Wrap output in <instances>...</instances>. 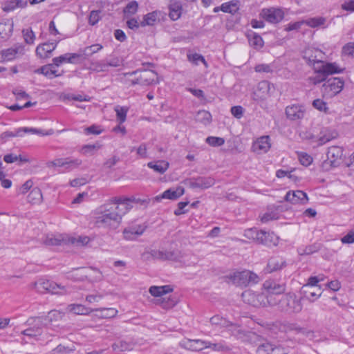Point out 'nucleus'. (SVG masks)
I'll return each instance as SVG.
<instances>
[{
    "instance_id": "1",
    "label": "nucleus",
    "mask_w": 354,
    "mask_h": 354,
    "mask_svg": "<svg viewBox=\"0 0 354 354\" xmlns=\"http://www.w3.org/2000/svg\"><path fill=\"white\" fill-rule=\"evenodd\" d=\"M125 212H122L120 207L105 203L94 212V223L97 227L108 229L117 228L122 221Z\"/></svg>"
},
{
    "instance_id": "2",
    "label": "nucleus",
    "mask_w": 354,
    "mask_h": 354,
    "mask_svg": "<svg viewBox=\"0 0 354 354\" xmlns=\"http://www.w3.org/2000/svg\"><path fill=\"white\" fill-rule=\"evenodd\" d=\"M150 254L154 259L171 261L186 266H192L197 263L196 257L194 254L183 253L179 250H152Z\"/></svg>"
},
{
    "instance_id": "3",
    "label": "nucleus",
    "mask_w": 354,
    "mask_h": 354,
    "mask_svg": "<svg viewBox=\"0 0 354 354\" xmlns=\"http://www.w3.org/2000/svg\"><path fill=\"white\" fill-rule=\"evenodd\" d=\"M278 309L287 314H297L301 311L303 305L301 298L292 292H289L283 295L280 299H275Z\"/></svg>"
},
{
    "instance_id": "4",
    "label": "nucleus",
    "mask_w": 354,
    "mask_h": 354,
    "mask_svg": "<svg viewBox=\"0 0 354 354\" xmlns=\"http://www.w3.org/2000/svg\"><path fill=\"white\" fill-rule=\"evenodd\" d=\"M241 297L243 301L254 307L274 306L275 299L272 295L266 296L263 293H256L251 290H245Z\"/></svg>"
},
{
    "instance_id": "5",
    "label": "nucleus",
    "mask_w": 354,
    "mask_h": 354,
    "mask_svg": "<svg viewBox=\"0 0 354 354\" xmlns=\"http://www.w3.org/2000/svg\"><path fill=\"white\" fill-rule=\"evenodd\" d=\"M313 68L317 75L313 77H310V80L314 84L326 81L329 75L340 73L342 71L336 63L318 62L317 66L315 64V68Z\"/></svg>"
},
{
    "instance_id": "6",
    "label": "nucleus",
    "mask_w": 354,
    "mask_h": 354,
    "mask_svg": "<svg viewBox=\"0 0 354 354\" xmlns=\"http://www.w3.org/2000/svg\"><path fill=\"white\" fill-rule=\"evenodd\" d=\"M35 289L40 292H48L52 294L65 295L70 292L66 286L57 284L54 281L40 279L34 283Z\"/></svg>"
},
{
    "instance_id": "7",
    "label": "nucleus",
    "mask_w": 354,
    "mask_h": 354,
    "mask_svg": "<svg viewBox=\"0 0 354 354\" xmlns=\"http://www.w3.org/2000/svg\"><path fill=\"white\" fill-rule=\"evenodd\" d=\"M139 73V75L135 80L131 81V84L148 86L157 82L158 75L152 70H137L131 73H127L125 75H133Z\"/></svg>"
},
{
    "instance_id": "8",
    "label": "nucleus",
    "mask_w": 354,
    "mask_h": 354,
    "mask_svg": "<svg viewBox=\"0 0 354 354\" xmlns=\"http://www.w3.org/2000/svg\"><path fill=\"white\" fill-rule=\"evenodd\" d=\"M272 86V85L268 81L260 82L252 94V100L258 103L266 100L271 95L270 90Z\"/></svg>"
},
{
    "instance_id": "9",
    "label": "nucleus",
    "mask_w": 354,
    "mask_h": 354,
    "mask_svg": "<svg viewBox=\"0 0 354 354\" xmlns=\"http://www.w3.org/2000/svg\"><path fill=\"white\" fill-rule=\"evenodd\" d=\"M344 86V82L339 77L327 80L323 84L324 93L329 97H333L341 92Z\"/></svg>"
},
{
    "instance_id": "10",
    "label": "nucleus",
    "mask_w": 354,
    "mask_h": 354,
    "mask_svg": "<svg viewBox=\"0 0 354 354\" xmlns=\"http://www.w3.org/2000/svg\"><path fill=\"white\" fill-rule=\"evenodd\" d=\"M26 323L28 325H34L33 327L27 328L21 332L26 336L30 337H37L41 335L42 328L44 326L42 320L39 317H32L27 320Z\"/></svg>"
},
{
    "instance_id": "11",
    "label": "nucleus",
    "mask_w": 354,
    "mask_h": 354,
    "mask_svg": "<svg viewBox=\"0 0 354 354\" xmlns=\"http://www.w3.org/2000/svg\"><path fill=\"white\" fill-rule=\"evenodd\" d=\"M260 15L266 21L271 24H277L283 19L284 13L281 9L270 8L263 9Z\"/></svg>"
},
{
    "instance_id": "12",
    "label": "nucleus",
    "mask_w": 354,
    "mask_h": 354,
    "mask_svg": "<svg viewBox=\"0 0 354 354\" xmlns=\"http://www.w3.org/2000/svg\"><path fill=\"white\" fill-rule=\"evenodd\" d=\"M24 48L22 46L16 45L11 48L0 51V62H10L20 55H24Z\"/></svg>"
},
{
    "instance_id": "13",
    "label": "nucleus",
    "mask_w": 354,
    "mask_h": 354,
    "mask_svg": "<svg viewBox=\"0 0 354 354\" xmlns=\"http://www.w3.org/2000/svg\"><path fill=\"white\" fill-rule=\"evenodd\" d=\"M263 288L267 292V296L272 295L276 299L274 295L283 293L286 290V284L283 283H279L272 279H268L264 281Z\"/></svg>"
},
{
    "instance_id": "14",
    "label": "nucleus",
    "mask_w": 354,
    "mask_h": 354,
    "mask_svg": "<svg viewBox=\"0 0 354 354\" xmlns=\"http://www.w3.org/2000/svg\"><path fill=\"white\" fill-rule=\"evenodd\" d=\"M343 150L337 146H333L328 148L327 151V160L324 164H329L331 167L337 166L341 161Z\"/></svg>"
},
{
    "instance_id": "15",
    "label": "nucleus",
    "mask_w": 354,
    "mask_h": 354,
    "mask_svg": "<svg viewBox=\"0 0 354 354\" xmlns=\"http://www.w3.org/2000/svg\"><path fill=\"white\" fill-rule=\"evenodd\" d=\"M185 193V189L178 186L176 188H170L165 190L162 194L156 196L153 200L160 202L162 199L176 200L183 196Z\"/></svg>"
},
{
    "instance_id": "16",
    "label": "nucleus",
    "mask_w": 354,
    "mask_h": 354,
    "mask_svg": "<svg viewBox=\"0 0 354 354\" xmlns=\"http://www.w3.org/2000/svg\"><path fill=\"white\" fill-rule=\"evenodd\" d=\"M180 346L192 351H200L209 346L208 342L201 339H184L180 342Z\"/></svg>"
},
{
    "instance_id": "17",
    "label": "nucleus",
    "mask_w": 354,
    "mask_h": 354,
    "mask_svg": "<svg viewBox=\"0 0 354 354\" xmlns=\"http://www.w3.org/2000/svg\"><path fill=\"white\" fill-rule=\"evenodd\" d=\"M23 133H32V134H38V135H46L47 133H44L42 132L41 129H38L36 128H30V127H22L17 129L15 132L12 131H5L3 132L1 137L3 139L12 138V137H21L23 136Z\"/></svg>"
},
{
    "instance_id": "18",
    "label": "nucleus",
    "mask_w": 354,
    "mask_h": 354,
    "mask_svg": "<svg viewBox=\"0 0 354 354\" xmlns=\"http://www.w3.org/2000/svg\"><path fill=\"white\" fill-rule=\"evenodd\" d=\"M323 57V52L316 48H308L305 50L304 55V59L308 64L313 65V68H315V64L317 66L318 62H323L322 61Z\"/></svg>"
},
{
    "instance_id": "19",
    "label": "nucleus",
    "mask_w": 354,
    "mask_h": 354,
    "mask_svg": "<svg viewBox=\"0 0 354 354\" xmlns=\"http://www.w3.org/2000/svg\"><path fill=\"white\" fill-rule=\"evenodd\" d=\"M286 115L289 120H297L302 119L305 115V108L300 104H292L286 108Z\"/></svg>"
},
{
    "instance_id": "20",
    "label": "nucleus",
    "mask_w": 354,
    "mask_h": 354,
    "mask_svg": "<svg viewBox=\"0 0 354 354\" xmlns=\"http://www.w3.org/2000/svg\"><path fill=\"white\" fill-rule=\"evenodd\" d=\"M215 183V180L212 177L200 176L196 178H192L189 181V185L191 188L207 189Z\"/></svg>"
},
{
    "instance_id": "21",
    "label": "nucleus",
    "mask_w": 354,
    "mask_h": 354,
    "mask_svg": "<svg viewBox=\"0 0 354 354\" xmlns=\"http://www.w3.org/2000/svg\"><path fill=\"white\" fill-rule=\"evenodd\" d=\"M308 200L307 194L301 190L289 191L285 196V201L292 204H305Z\"/></svg>"
},
{
    "instance_id": "22",
    "label": "nucleus",
    "mask_w": 354,
    "mask_h": 354,
    "mask_svg": "<svg viewBox=\"0 0 354 354\" xmlns=\"http://www.w3.org/2000/svg\"><path fill=\"white\" fill-rule=\"evenodd\" d=\"M60 39L52 42H46L39 45L36 48L37 55L41 58H47L55 49Z\"/></svg>"
},
{
    "instance_id": "23",
    "label": "nucleus",
    "mask_w": 354,
    "mask_h": 354,
    "mask_svg": "<svg viewBox=\"0 0 354 354\" xmlns=\"http://www.w3.org/2000/svg\"><path fill=\"white\" fill-rule=\"evenodd\" d=\"M286 266V260L281 257H271L268 262L266 270L268 273L277 272Z\"/></svg>"
},
{
    "instance_id": "24",
    "label": "nucleus",
    "mask_w": 354,
    "mask_h": 354,
    "mask_svg": "<svg viewBox=\"0 0 354 354\" xmlns=\"http://www.w3.org/2000/svg\"><path fill=\"white\" fill-rule=\"evenodd\" d=\"M44 243L48 246L67 245V234L48 235L44 240Z\"/></svg>"
},
{
    "instance_id": "25",
    "label": "nucleus",
    "mask_w": 354,
    "mask_h": 354,
    "mask_svg": "<svg viewBox=\"0 0 354 354\" xmlns=\"http://www.w3.org/2000/svg\"><path fill=\"white\" fill-rule=\"evenodd\" d=\"M131 198H129L113 197L109 201L108 203L114 206L120 207L122 209V212H125L126 214L132 207V206L129 204Z\"/></svg>"
},
{
    "instance_id": "26",
    "label": "nucleus",
    "mask_w": 354,
    "mask_h": 354,
    "mask_svg": "<svg viewBox=\"0 0 354 354\" xmlns=\"http://www.w3.org/2000/svg\"><path fill=\"white\" fill-rule=\"evenodd\" d=\"M247 274H248V270H243L241 272H234L229 276V279L236 286H247Z\"/></svg>"
},
{
    "instance_id": "27",
    "label": "nucleus",
    "mask_w": 354,
    "mask_h": 354,
    "mask_svg": "<svg viewBox=\"0 0 354 354\" xmlns=\"http://www.w3.org/2000/svg\"><path fill=\"white\" fill-rule=\"evenodd\" d=\"M13 22L7 21L0 23V41L7 40L10 37L13 31Z\"/></svg>"
},
{
    "instance_id": "28",
    "label": "nucleus",
    "mask_w": 354,
    "mask_h": 354,
    "mask_svg": "<svg viewBox=\"0 0 354 354\" xmlns=\"http://www.w3.org/2000/svg\"><path fill=\"white\" fill-rule=\"evenodd\" d=\"M277 239L273 233L261 230L259 232L257 242L261 244L270 245L276 244Z\"/></svg>"
},
{
    "instance_id": "29",
    "label": "nucleus",
    "mask_w": 354,
    "mask_h": 354,
    "mask_svg": "<svg viewBox=\"0 0 354 354\" xmlns=\"http://www.w3.org/2000/svg\"><path fill=\"white\" fill-rule=\"evenodd\" d=\"M156 304L160 305L164 309H170L177 304V299L176 297H171V295L167 296L165 295L160 298H157L156 299Z\"/></svg>"
},
{
    "instance_id": "30",
    "label": "nucleus",
    "mask_w": 354,
    "mask_h": 354,
    "mask_svg": "<svg viewBox=\"0 0 354 354\" xmlns=\"http://www.w3.org/2000/svg\"><path fill=\"white\" fill-rule=\"evenodd\" d=\"M147 167L155 172L162 174L168 169L169 163L166 160L151 161L147 163Z\"/></svg>"
},
{
    "instance_id": "31",
    "label": "nucleus",
    "mask_w": 354,
    "mask_h": 354,
    "mask_svg": "<svg viewBox=\"0 0 354 354\" xmlns=\"http://www.w3.org/2000/svg\"><path fill=\"white\" fill-rule=\"evenodd\" d=\"M254 151L259 153L267 152L270 148V138L269 136H262L259 138L253 146Z\"/></svg>"
},
{
    "instance_id": "32",
    "label": "nucleus",
    "mask_w": 354,
    "mask_h": 354,
    "mask_svg": "<svg viewBox=\"0 0 354 354\" xmlns=\"http://www.w3.org/2000/svg\"><path fill=\"white\" fill-rule=\"evenodd\" d=\"M91 241L87 236H69L67 235V245H72L76 247L86 245Z\"/></svg>"
},
{
    "instance_id": "33",
    "label": "nucleus",
    "mask_w": 354,
    "mask_h": 354,
    "mask_svg": "<svg viewBox=\"0 0 354 354\" xmlns=\"http://www.w3.org/2000/svg\"><path fill=\"white\" fill-rule=\"evenodd\" d=\"M305 24L310 28H325L328 26L326 24V19L323 17H316L304 20Z\"/></svg>"
},
{
    "instance_id": "34",
    "label": "nucleus",
    "mask_w": 354,
    "mask_h": 354,
    "mask_svg": "<svg viewBox=\"0 0 354 354\" xmlns=\"http://www.w3.org/2000/svg\"><path fill=\"white\" fill-rule=\"evenodd\" d=\"M172 288H170L169 286H151L149 288V292L150 294L156 297L160 298L163 297L167 293L171 292L172 291Z\"/></svg>"
},
{
    "instance_id": "35",
    "label": "nucleus",
    "mask_w": 354,
    "mask_h": 354,
    "mask_svg": "<svg viewBox=\"0 0 354 354\" xmlns=\"http://www.w3.org/2000/svg\"><path fill=\"white\" fill-rule=\"evenodd\" d=\"M80 57V55L76 53H66L61 56L53 58V64L56 66H59L64 62L73 63L74 59Z\"/></svg>"
},
{
    "instance_id": "36",
    "label": "nucleus",
    "mask_w": 354,
    "mask_h": 354,
    "mask_svg": "<svg viewBox=\"0 0 354 354\" xmlns=\"http://www.w3.org/2000/svg\"><path fill=\"white\" fill-rule=\"evenodd\" d=\"M41 191L38 187H34L27 196V201L31 204H39L42 201Z\"/></svg>"
},
{
    "instance_id": "37",
    "label": "nucleus",
    "mask_w": 354,
    "mask_h": 354,
    "mask_svg": "<svg viewBox=\"0 0 354 354\" xmlns=\"http://www.w3.org/2000/svg\"><path fill=\"white\" fill-rule=\"evenodd\" d=\"M210 324L216 328H227L231 325L230 322L220 315H215L210 318Z\"/></svg>"
},
{
    "instance_id": "38",
    "label": "nucleus",
    "mask_w": 354,
    "mask_h": 354,
    "mask_svg": "<svg viewBox=\"0 0 354 354\" xmlns=\"http://www.w3.org/2000/svg\"><path fill=\"white\" fill-rule=\"evenodd\" d=\"M306 298L310 302H314L322 295L321 287L313 288V289H302Z\"/></svg>"
},
{
    "instance_id": "39",
    "label": "nucleus",
    "mask_w": 354,
    "mask_h": 354,
    "mask_svg": "<svg viewBox=\"0 0 354 354\" xmlns=\"http://www.w3.org/2000/svg\"><path fill=\"white\" fill-rule=\"evenodd\" d=\"M26 5L27 2L22 0H11L4 3L3 10L5 12H10L16 8H24Z\"/></svg>"
},
{
    "instance_id": "40",
    "label": "nucleus",
    "mask_w": 354,
    "mask_h": 354,
    "mask_svg": "<svg viewBox=\"0 0 354 354\" xmlns=\"http://www.w3.org/2000/svg\"><path fill=\"white\" fill-rule=\"evenodd\" d=\"M67 310L76 315H87L92 310L81 304H70Z\"/></svg>"
},
{
    "instance_id": "41",
    "label": "nucleus",
    "mask_w": 354,
    "mask_h": 354,
    "mask_svg": "<svg viewBox=\"0 0 354 354\" xmlns=\"http://www.w3.org/2000/svg\"><path fill=\"white\" fill-rule=\"evenodd\" d=\"M196 120L205 125L209 124L212 121V115L207 111H199L196 115Z\"/></svg>"
},
{
    "instance_id": "42",
    "label": "nucleus",
    "mask_w": 354,
    "mask_h": 354,
    "mask_svg": "<svg viewBox=\"0 0 354 354\" xmlns=\"http://www.w3.org/2000/svg\"><path fill=\"white\" fill-rule=\"evenodd\" d=\"M95 310L99 311L100 314L98 316L104 319L115 317L118 313V310L114 308H103L95 309Z\"/></svg>"
},
{
    "instance_id": "43",
    "label": "nucleus",
    "mask_w": 354,
    "mask_h": 354,
    "mask_svg": "<svg viewBox=\"0 0 354 354\" xmlns=\"http://www.w3.org/2000/svg\"><path fill=\"white\" fill-rule=\"evenodd\" d=\"M323 280V275L310 277L308 279L306 283L302 286V289H313V288L320 287L318 283Z\"/></svg>"
},
{
    "instance_id": "44",
    "label": "nucleus",
    "mask_w": 354,
    "mask_h": 354,
    "mask_svg": "<svg viewBox=\"0 0 354 354\" xmlns=\"http://www.w3.org/2000/svg\"><path fill=\"white\" fill-rule=\"evenodd\" d=\"M133 345L131 342L120 341L112 345V348L115 352H123L133 349Z\"/></svg>"
},
{
    "instance_id": "45",
    "label": "nucleus",
    "mask_w": 354,
    "mask_h": 354,
    "mask_svg": "<svg viewBox=\"0 0 354 354\" xmlns=\"http://www.w3.org/2000/svg\"><path fill=\"white\" fill-rule=\"evenodd\" d=\"M143 233V230L136 229V227H129L124 230V236L127 240H132L135 237L141 235Z\"/></svg>"
},
{
    "instance_id": "46",
    "label": "nucleus",
    "mask_w": 354,
    "mask_h": 354,
    "mask_svg": "<svg viewBox=\"0 0 354 354\" xmlns=\"http://www.w3.org/2000/svg\"><path fill=\"white\" fill-rule=\"evenodd\" d=\"M37 72L41 73V74H43L48 78H53L54 77L57 76V75L56 74L57 71L53 69V65L52 64L45 65L41 67L39 69L37 70Z\"/></svg>"
},
{
    "instance_id": "47",
    "label": "nucleus",
    "mask_w": 354,
    "mask_h": 354,
    "mask_svg": "<svg viewBox=\"0 0 354 354\" xmlns=\"http://www.w3.org/2000/svg\"><path fill=\"white\" fill-rule=\"evenodd\" d=\"M138 8V3L137 1L129 2L124 8L123 12L125 18H128L129 16L136 13Z\"/></svg>"
},
{
    "instance_id": "48",
    "label": "nucleus",
    "mask_w": 354,
    "mask_h": 354,
    "mask_svg": "<svg viewBox=\"0 0 354 354\" xmlns=\"http://www.w3.org/2000/svg\"><path fill=\"white\" fill-rule=\"evenodd\" d=\"M68 160H65L64 158H57L52 161H48L46 162L47 167H63L65 166L68 163L77 165L78 164L77 161L74 162H67Z\"/></svg>"
},
{
    "instance_id": "49",
    "label": "nucleus",
    "mask_w": 354,
    "mask_h": 354,
    "mask_svg": "<svg viewBox=\"0 0 354 354\" xmlns=\"http://www.w3.org/2000/svg\"><path fill=\"white\" fill-rule=\"evenodd\" d=\"M181 15V6L178 3H174L169 8V17L175 21L180 18Z\"/></svg>"
},
{
    "instance_id": "50",
    "label": "nucleus",
    "mask_w": 354,
    "mask_h": 354,
    "mask_svg": "<svg viewBox=\"0 0 354 354\" xmlns=\"http://www.w3.org/2000/svg\"><path fill=\"white\" fill-rule=\"evenodd\" d=\"M157 19V13L155 12L148 13L144 16L143 21L140 22V26H153Z\"/></svg>"
},
{
    "instance_id": "51",
    "label": "nucleus",
    "mask_w": 354,
    "mask_h": 354,
    "mask_svg": "<svg viewBox=\"0 0 354 354\" xmlns=\"http://www.w3.org/2000/svg\"><path fill=\"white\" fill-rule=\"evenodd\" d=\"M249 43L251 46L256 49H259L263 46V41L261 36L254 33L249 38Z\"/></svg>"
},
{
    "instance_id": "52",
    "label": "nucleus",
    "mask_w": 354,
    "mask_h": 354,
    "mask_svg": "<svg viewBox=\"0 0 354 354\" xmlns=\"http://www.w3.org/2000/svg\"><path fill=\"white\" fill-rule=\"evenodd\" d=\"M24 41L27 44H32L35 39V35L31 28H26L22 30Z\"/></svg>"
},
{
    "instance_id": "53",
    "label": "nucleus",
    "mask_w": 354,
    "mask_h": 354,
    "mask_svg": "<svg viewBox=\"0 0 354 354\" xmlns=\"http://www.w3.org/2000/svg\"><path fill=\"white\" fill-rule=\"evenodd\" d=\"M103 46L101 44H93L89 46H87L84 48L83 53L86 56H91L93 54L99 52L100 50H102Z\"/></svg>"
},
{
    "instance_id": "54",
    "label": "nucleus",
    "mask_w": 354,
    "mask_h": 354,
    "mask_svg": "<svg viewBox=\"0 0 354 354\" xmlns=\"http://www.w3.org/2000/svg\"><path fill=\"white\" fill-rule=\"evenodd\" d=\"M337 136L336 133H330L328 131H326L322 136H321L318 139V145H322L330 140L334 139Z\"/></svg>"
},
{
    "instance_id": "55",
    "label": "nucleus",
    "mask_w": 354,
    "mask_h": 354,
    "mask_svg": "<svg viewBox=\"0 0 354 354\" xmlns=\"http://www.w3.org/2000/svg\"><path fill=\"white\" fill-rule=\"evenodd\" d=\"M115 111L120 124L123 123L126 120L128 109L125 107L116 106Z\"/></svg>"
},
{
    "instance_id": "56",
    "label": "nucleus",
    "mask_w": 354,
    "mask_h": 354,
    "mask_svg": "<svg viewBox=\"0 0 354 354\" xmlns=\"http://www.w3.org/2000/svg\"><path fill=\"white\" fill-rule=\"evenodd\" d=\"M297 156L300 163L304 166L308 167L313 162V158L305 152H299Z\"/></svg>"
},
{
    "instance_id": "57",
    "label": "nucleus",
    "mask_w": 354,
    "mask_h": 354,
    "mask_svg": "<svg viewBox=\"0 0 354 354\" xmlns=\"http://www.w3.org/2000/svg\"><path fill=\"white\" fill-rule=\"evenodd\" d=\"M206 142L212 147H220L225 143V140L220 137L209 136L206 138Z\"/></svg>"
},
{
    "instance_id": "58",
    "label": "nucleus",
    "mask_w": 354,
    "mask_h": 354,
    "mask_svg": "<svg viewBox=\"0 0 354 354\" xmlns=\"http://www.w3.org/2000/svg\"><path fill=\"white\" fill-rule=\"evenodd\" d=\"M237 10L236 3L232 1L224 3L221 6V10L224 12L233 13Z\"/></svg>"
},
{
    "instance_id": "59",
    "label": "nucleus",
    "mask_w": 354,
    "mask_h": 354,
    "mask_svg": "<svg viewBox=\"0 0 354 354\" xmlns=\"http://www.w3.org/2000/svg\"><path fill=\"white\" fill-rule=\"evenodd\" d=\"M100 10H92L88 17V23L91 26L95 25L101 19Z\"/></svg>"
},
{
    "instance_id": "60",
    "label": "nucleus",
    "mask_w": 354,
    "mask_h": 354,
    "mask_svg": "<svg viewBox=\"0 0 354 354\" xmlns=\"http://www.w3.org/2000/svg\"><path fill=\"white\" fill-rule=\"evenodd\" d=\"M313 106L314 108L320 111H324V113H328V108L326 103L320 99L315 100L313 102Z\"/></svg>"
},
{
    "instance_id": "61",
    "label": "nucleus",
    "mask_w": 354,
    "mask_h": 354,
    "mask_svg": "<svg viewBox=\"0 0 354 354\" xmlns=\"http://www.w3.org/2000/svg\"><path fill=\"white\" fill-rule=\"evenodd\" d=\"M259 232V231L257 230L256 228H250L245 230L244 236L248 239L254 240L257 242Z\"/></svg>"
},
{
    "instance_id": "62",
    "label": "nucleus",
    "mask_w": 354,
    "mask_h": 354,
    "mask_svg": "<svg viewBox=\"0 0 354 354\" xmlns=\"http://www.w3.org/2000/svg\"><path fill=\"white\" fill-rule=\"evenodd\" d=\"M342 53L354 57V42H349L344 45L342 48Z\"/></svg>"
},
{
    "instance_id": "63",
    "label": "nucleus",
    "mask_w": 354,
    "mask_h": 354,
    "mask_svg": "<svg viewBox=\"0 0 354 354\" xmlns=\"http://www.w3.org/2000/svg\"><path fill=\"white\" fill-rule=\"evenodd\" d=\"M271 343L266 342L261 344L257 349V354H270Z\"/></svg>"
},
{
    "instance_id": "64",
    "label": "nucleus",
    "mask_w": 354,
    "mask_h": 354,
    "mask_svg": "<svg viewBox=\"0 0 354 354\" xmlns=\"http://www.w3.org/2000/svg\"><path fill=\"white\" fill-rule=\"evenodd\" d=\"M270 354H287L286 348H283L280 345H274L271 344V349L269 353Z\"/></svg>"
}]
</instances>
